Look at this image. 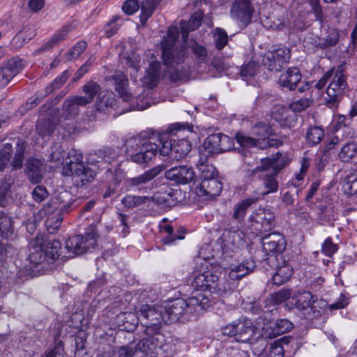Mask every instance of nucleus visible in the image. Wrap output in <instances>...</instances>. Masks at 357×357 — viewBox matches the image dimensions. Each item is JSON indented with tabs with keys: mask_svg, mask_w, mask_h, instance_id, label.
<instances>
[{
	"mask_svg": "<svg viewBox=\"0 0 357 357\" xmlns=\"http://www.w3.org/2000/svg\"><path fill=\"white\" fill-rule=\"evenodd\" d=\"M40 213L47 215L45 220V226L47 231L50 234L54 233L59 228L62 222V214L63 213L57 212L56 211H54L51 213H45L43 208L40 210Z\"/></svg>",
	"mask_w": 357,
	"mask_h": 357,
	"instance_id": "obj_38",
	"label": "nucleus"
},
{
	"mask_svg": "<svg viewBox=\"0 0 357 357\" xmlns=\"http://www.w3.org/2000/svg\"><path fill=\"white\" fill-rule=\"evenodd\" d=\"M258 70V65L255 62H249L242 67L241 75L243 78L253 77Z\"/></svg>",
	"mask_w": 357,
	"mask_h": 357,
	"instance_id": "obj_63",
	"label": "nucleus"
},
{
	"mask_svg": "<svg viewBox=\"0 0 357 357\" xmlns=\"http://www.w3.org/2000/svg\"><path fill=\"white\" fill-rule=\"evenodd\" d=\"M301 79L302 75L297 68H289L280 75L279 83L281 86L292 91L296 89Z\"/></svg>",
	"mask_w": 357,
	"mask_h": 357,
	"instance_id": "obj_25",
	"label": "nucleus"
},
{
	"mask_svg": "<svg viewBox=\"0 0 357 357\" xmlns=\"http://www.w3.org/2000/svg\"><path fill=\"white\" fill-rule=\"evenodd\" d=\"M139 8L138 0H126L122 6L123 11L128 15L134 14L138 10Z\"/></svg>",
	"mask_w": 357,
	"mask_h": 357,
	"instance_id": "obj_64",
	"label": "nucleus"
},
{
	"mask_svg": "<svg viewBox=\"0 0 357 357\" xmlns=\"http://www.w3.org/2000/svg\"><path fill=\"white\" fill-rule=\"evenodd\" d=\"M275 213L269 208H259L248 218V227L257 236L271 230L275 224Z\"/></svg>",
	"mask_w": 357,
	"mask_h": 357,
	"instance_id": "obj_11",
	"label": "nucleus"
},
{
	"mask_svg": "<svg viewBox=\"0 0 357 357\" xmlns=\"http://www.w3.org/2000/svg\"><path fill=\"white\" fill-rule=\"evenodd\" d=\"M264 250L268 254L282 252L286 248L284 236L280 233L273 232L262 238Z\"/></svg>",
	"mask_w": 357,
	"mask_h": 357,
	"instance_id": "obj_20",
	"label": "nucleus"
},
{
	"mask_svg": "<svg viewBox=\"0 0 357 357\" xmlns=\"http://www.w3.org/2000/svg\"><path fill=\"white\" fill-rule=\"evenodd\" d=\"M172 193V190L169 189V192H165L164 193L158 192L153 197L135 196L128 195L121 199V203L126 207L130 208L137 207L148 201H152L159 205H163L165 206H173L176 202L173 199Z\"/></svg>",
	"mask_w": 357,
	"mask_h": 357,
	"instance_id": "obj_14",
	"label": "nucleus"
},
{
	"mask_svg": "<svg viewBox=\"0 0 357 357\" xmlns=\"http://www.w3.org/2000/svg\"><path fill=\"white\" fill-rule=\"evenodd\" d=\"M243 236V233L239 229V226L234 227L228 230L226 241L231 245L234 249H238L244 245Z\"/></svg>",
	"mask_w": 357,
	"mask_h": 357,
	"instance_id": "obj_41",
	"label": "nucleus"
},
{
	"mask_svg": "<svg viewBox=\"0 0 357 357\" xmlns=\"http://www.w3.org/2000/svg\"><path fill=\"white\" fill-rule=\"evenodd\" d=\"M337 250V245L333 243L331 237L327 238L322 244L321 251L328 257H331Z\"/></svg>",
	"mask_w": 357,
	"mask_h": 357,
	"instance_id": "obj_61",
	"label": "nucleus"
},
{
	"mask_svg": "<svg viewBox=\"0 0 357 357\" xmlns=\"http://www.w3.org/2000/svg\"><path fill=\"white\" fill-rule=\"evenodd\" d=\"M236 139L241 146L245 148L257 147L259 149V145H261L260 139H257L243 133H236Z\"/></svg>",
	"mask_w": 357,
	"mask_h": 357,
	"instance_id": "obj_47",
	"label": "nucleus"
},
{
	"mask_svg": "<svg viewBox=\"0 0 357 357\" xmlns=\"http://www.w3.org/2000/svg\"><path fill=\"white\" fill-rule=\"evenodd\" d=\"M25 172L29 181L33 184H37L40 183L43 178L45 165L39 159L29 158L26 162Z\"/></svg>",
	"mask_w": 357,
	"mask_h": 357,
	"instance_id": "obj_22",
	"label": "nucleus"
},
{
	"mask_svg": "<svg viewBox=\"0 0 357 357\" xmlns=\"http://www.w3.org/2000/svg\"><path fill=\"white\" fill-rule=\"evenodd\" d=\"M294 302L292 305L297 308L303 314L309 315L311 312H314V304L318 300L317 295L312 294L310 291H298L291 298Z\"/></svg>",
	"mask_w": 357,
	"mask_h": 357,
	"instance_id": "obj_18",
	"label": "nucleus"
},
{
	"mask_svg": "<svg viewBox=\"0 0 357 357\" xmlns=\"http://www.w3.org/2000/svg\"><path fill=\"white\" fill-rule=\"evenodd\" d=\"M289 162L288 158L280 152L261 159L260 165L257 166L252 171V175L261 181L264 188L261 192L262 196L276 192L278 190V176Z\"/></svg>",
	"mask_w": 357,
	"mask_h": 357,
	"instance_id": "obj_4",
	"label": "nucleus"
},
{
	"mask_svg": "<svg viewBox=\"0 0 357 357\" xmlns=\"http://www.w3.org/2000/svg\"><path fill=\"white\" fill-rule=\"evenodd\" d=\"M259 200V196L252 195L237 202L233 208L232 220L238 224V226L242 225L244 223L245 217L248 209Z\"/></svg>",
	"mask_w": 357,
	"mask_h": 357,
	"instance_id": "obj_21",
	"label": "nucleus"
},
{
	"mask_svg": "<svg viewBox=\"0 0 357 357\" xmlns=\"http://www.w3.org/2000/svg\"><path fill=\"white\" fill-rule=\"evenodd\" d=\"M69 176H73L75 185L80 187L91 182L95 178L96 172L89 167L82 165L74 168L72 170V174Z\"/></svg>",
	"mask_w": 357,
	"mask_h": 357,
	"instance_id": "obj_26",
	"label": "nucleus"
},
{
	"mask_svg": "<svg viewBox=\"0 0 357 357\" xmlns=\"http://www.w3.org/2000/svg\"><path fill=\"white\" fill-rule=\"evenodd\" d=\"M324 135V131L319 127L310 128L306 133L307 142L311 146L318 144Z\"/></svg>",
	"mask_w": 357,
	"mask_h": 357,
	"instance_id": "obj_44",
	"label": "nucleus"
},
{
	"mask_svg": "<svg viewBox=\"0 0 357 357\" xmlns=\"http://www.w3.org/2000/svg\"><path fill=\"white\" fill-rule=\"evenodd\" d=\"M123 178V172L121 169H119L115 171L113 181L108 185L107 188L103 194V198H107L114 195L116 192V189L121 181Z\"/></svg>",
	"mask_w": 357,
	"mask_h": 357,
	"instance_id": "obj_46",
	"label": "nucleus"
},
{
	"mask_svg": "<svg viewBox=\"0 0 357 357\" xmlns=\"http://www.w3.org/2000/svg\"><path fill=\"white\" fill-rule=\"evenodd\" d=\"M2 68L8 70L13 77L22 70V60L17 57L12 58Z\"/></svg>",
	"mask_w": 357,
	"mask_h": 357,
	"instance_id": "obj_52",
	"label": "nucleus"
},
{
	"mask_svg": "<svg viewBox=\"0 0 357 357\" xmlns=\"http://www.w3.org/2000/svg\"><path fill=\"white\" fill-rule=\"evenodd\" d=\"M252 132L257 137V139L264 140L272 135V130L268 124L259 122L252 127Z\"/></svg>",
	"mask_w": 357,
	"mask_h": 357,
	"instance_id": "obj_43",
	"label": "nucleus"
},
{
	"mask_svg": "<svg viewBox=\"0 0 357 357\" xmlns=\"http://www.w3.org/2000/svg\"><path fill=\"white\" fill-rule=\"evenodd\" d=\"M161 172L159 167H153L144 174L128 179V183L132 186H142L155 178Z\"/></svg>",
	"mask_w": 357,
	"mask_h": 357,
	"instance_id": "obj_32",
	"label": "nucleus"
},
{
	"mask_svg": "<svg viewBox=\"0 0 357 357\" xmlns=\"http://www.w3.org/2000/svg\"><path fill=\"white\" fill-rule=\"evenodd\" d=\"M320 34H311L306 36L304 39L305 47L312 45V47L320 50H325L335 46L340 38V33L337 29L326 26L323 24V27H320Z\"/></svg>",
	"mask_w": 357,
	"mask_h": 357,
	"instance_id": "obj_13",
	"label": "nucleus"
},
{
	"mask_svg": "<svg viewBox=\"0 0 357 357\" xmlns=\"http://www.w3.org/2000/svg\"><path fill=\"white\" fill-rule=\"evenodd\" d=\"M211 305V299L206 293H198L187 300L176 298L169 302L163 307L165 312L166 324H173L178 321L185 323L195 320L199 314L207 310Z\"/></svg>",
	"mask_w": 357,
	"mask_h": 357,
	"instance_id": "obj_3",
	"label": "nucleus"
},
{
	"mask_svg": "<svg viewBox=\"0 0 357 357\" xmlns=\"http://www.w3.org/2000/svg\"><path fill=\"white\" fill-rule=\"evenodd\" d=\"M162 0H144L141 3V14L139 20L142 25H145L147 20L152 16L157 6H158Z\"/></svg>",
	"mask_w": 357,
	"mask_h": 357,
	"instance_id": "obj_36",
	"label": "nucleus"
},
{
	"mask_svg": "<svg viewBox=\"0 0 357 357\" xmlns=\"http://www.w3.org/2000/svg\"><path fill=\"white\" fill-rule=\"evenodd\" d=\"M115 103V96L112 91H102L99 93L96 102V107L99 112H105L107 109L113 107Z\"/></svg>",
	"mask_w": 357,
	"mask_h": 357,
	"instance_id": "obj_35",
	"label": "nucleus"
},
{
	"mask_svg": "<svg viewBox=\"0 0 357 357\" xmlns=\"http://www.w3.org/2000/svg\"><path fill=\"white\" fill-rule=\"evenodd\" d=\"M209 158L210 157H206L204 159V155L199 154L197 167L199 171L202 181L217 177L218 172L215 167L212 164L208 162Z\"/></svg>",
	"mask_w": 357,
	"mask_h": 357,
	"instance_id": "obj_31",
	"label": "nucleus"
},
{
	"mask_svg": "<svg viewBox=\"0 0 357 357\" xmlns=\"http://www.w3.org/2000/svg\"><path fill=\"white\" fill-rule=\"evenodd\" d=\"M135 136L125 142L126 151L131 160L137 164L147 163L155 158L158 153L160 155H169L172 160L179 161L191 150V144L185 139L175 140L169 133L159 136L156 144L151 140Z\"/></svg>",
	"mask_w": 357,
	"mask_h": 357,
	"instance_id": "obj_1",
	"label": "nucleus"
},
{
	"mask_svg": "<svg viewBox=\"0 0 357 357\" xmlns=\"http://www.w3.org/2000/svg\"><path fill=\"white\" fill-rule=\"evenodd\" d=\"M293 268L289 265L280 266L273 276V282L276 285H281L291 278Z\"/></svg>",
	"mask_w": 357,
	"mask_h": 357,
	"instance_id": "obj_42",
	"label": "nucleus"
},
{
	"mask_svg": "<svg viewBox=\"0 0 357 357\" xmlns=\"http://www.w3.org/2000/svg\"><path fill=\"white\" fill-rule=\"evenodd\" d=\"M96 245V239L93 234L87 233L84 236L77 235L70 237L66 242L64 249L66 255H61V242L56 239L45 237L38 234L31 239L29 243V260L33 264H38L47 260L48 263L54 262L61 257L65 261L75 255L83 254Z\"/></svg>",
	"mask_w": 357,
	"mask_h": 357,
	"instance_id": "obj_2",
	"label": "nucleus"
},
{
	"mask_svg": "<svg viewBox=\"0 0 357 357\" xmlns=\"http://www.w3.org/2000/svg\"><path fill=\"white\" fill-rule=\"evenodd\" d=\"M203 13L202 12L195 13L188 22H181L182 38L185 41L190 31H194L199 28L202 20Z\"/></svg>",
	"mask_w": 357,
	"mask_h": 357,
	"instance_id": "obj_34",
	"label": "nucleus"
},
{
	"mask_svg": "<svg viewBox=\"0 0 357 357\" xmlns=\"http://www.w3.org/2000/svg\"><path fill=\"white\" fill-rule=\"evenodd\" d=\"M178 38V29L176 26H172L169 28L167 36L161 42L164 64L172 69H175L185 59V48L182 46L180 47L175 46Z\"/></svg>",
	"mask_w": 357,
	"mask_h": 357,
	"instance_id": "obj_8",
	"label": "nucleus"
},
{
	"mask_svg": "<svg viewBox=\"0 0 357 357\" xmlns=\"http://www.w3.org/2000/svg\"><path fill=\"white\" fill-rule=\"evenodd\" d=\"M193 286L201 291H208L218 296H224L231 291V285L225 279H220L218 275L210 271L197 274L194 279Z\"/></svg>",
	"mask_w": 357,
	"mask_h": 357,
	"instance_id": "obj_9",
	"label": "nucleus"
},
{
	"mask_svg": "<svg viewBox=\"0 0 357 357\" xmlns=\"http://www.w3.org/2000/svg\"><path fill=\"white\" fill-rule=\"evenodd\" d=\"M164 341V336L161 333L157 334L146 335L135 344L136 350L142 353L153 352L160 348Z\"/></svg>",
	"mask_w": 357,
	"mask_h": 357,
	"instance_id": "obj_23",
	"label": "nucleus"
},
{
	"mask_svg": "<svg viewBox=\"0 0 357 357\" xmlns=\"http://www.w3.org/2000/svg\"><path fill=\"white\" fill-rule=\"evenodd\" d=\"M85 343L86 340L84 337L79 335L75 337V357H91L86 350Z\"/></svg>",
	"mask_w": 357,
	"mask_h": 357,
	"instance_id": "obj_54",
	"label": "nucleus"
},
{
	"mask_svg": "<svg viewBox=\"0 0 357 357\" xmlns=\"http://www.w3.org/2000/svg\"><path fill=\"white\" fill-rule=\"evenodd\" d=\"M342 190L348 195L357 193V174H352L346 177L342 184Z\"/></svg>",
	"mask_w": 357,
	"mask_h": 357,
	"instance_id": "obj_45",
	"label": "nucleus"
},
{
	"mask_svg": "<svg viewBox=\"0 0 357 357\" xmlns=\"http://www.w3.org/2000/svg\"><path fill=\"white\" fill-rule=\"evenodd\" d=\"M254 11L252 0H238L232 5L230 13L238 25L245 27L250 23Z\"/></svg>",
	"mask_w": 357,
	"mask_h": 357,
	"instance_id": "obj_17",
	"label": "nucleus"
},
{
	"mask_svg": "<svg viewBox=\"0 0 357 357\" xmlns=\"http://www.w3.org/2000/svg\"><path fill=\"white\" fill-rule=\"evenodd\" d=\"M223 335L234 337L235 341L254 344L260 339L259 329L251 319H239L221 328Z\"/></svg>",
	"mask_w": 357,
	"mask_h": 357,
	"instance_id": "obj_7",
	"label": "nucleus"
},
{
	"mask_svg": "<svg viewBox=\"0 0 357 357\" xmlns=\"http://www.w3.org/2000/svg\"><path fill=\"white\" fill-rule=\"evenodd\" d=\"M345 68L343 65L333 67L326 71L315 84L316 88L321 90L329 83L326 89V104L328 107H334L342 99L347 83L344 75Z\"/></svg>",
	"mask_w": 357,
	"mask_h": 357,
	"instance_id": "obj_5",
	"label": "nucleus"
},
{
	"mask_svg": "<svg viewBox=\"0 0 357 357\" xmlns=\"http://www.w3.org/2000/svg\"><path fill=\"white\" fill-rule=\"evenodd\" d=\"M95 155L97 156V162H104L107 164H111L113 162H116L119 158V153L117 150L111 147H104L100 149L95 152Z\"/></svg>",
	"mask_w": 357,
	"mask_h": 357,
	"instance_id": "obj_40",
	"label": "nucleus"
},
{
	"mask_svg": "<svg viewBox=\"0 0 357 357\" xmlns=\"http://www.w3.org/2000/svg\"><path fill=\"white\" fill-rule=\"evenodd\" d=\"M290 59V50L285 47L269 51L263 56L264 66L270 71H280Z\"/></svg>",
	"mask_w": 357,
	"mask_h": 357,
	"instance_id": "obj_16",
	"label": "nucleus"
},
{
	"mask_svg": "<svg viewBox=\"0 0 357 357\" xmlns=\"http://www.w3.org/2000/svg\"><path fill=\"white\" fill-rule=\"evenodd\" d=\"M111 79L114 81L115 90L119 94L120 97L123 101L129 102L132 98V96L127 89L128 80L126 75L122 72L117 71L111 77Z\"/></svg>",
	"mask_w": 357,
	"mask_h": 357,
	"instance_id": "obj_29",
	"label": "nucleus"
},
{
	"mask_svg": "<svg viewBox=\"0 0 357 357\" xmlns=\"http://www.w3.org/2000/svg\"><path fill=\"white\" fill-rule=\"evenodd\" d=\"M291 290L282 289L269 296V302L273 305H280L291 297Z\"/></svg>",
	"mask_w": 357,
	"mask_h": 357,
	"instance_id": "obj_51",
	"label": "nucleus"
},
{
	"mask_svg": "<svg viewBox=\"0 0 357 357\" xmlns=\"http://www.w3.org/2000/svg\"><path fill=\"white\" fill-rule=\"evenodd\" d=\"M190 50L199 62L205 63L207 61L208 53L205 47L193 42L190 45Z\"/></svg>",
	"mask_w": 357,
	"mask_h": 357,
	"instance_id": "obj_55",
	"label": "nucleus"
},
{
	"mask_svg": "<svg viewBox=\"0 0 357 357\" xmlns=\"http://www.w3.org/2000/svg\"><path fill=\"white\" fill-rule=\"evenodd\" d=\"M15 143V155L11 160L14 149L12 143H6L0 149V172L3 171L10 164L13 170L20 169L23 166L24 152L26 149L25 142L20 138L13 141Z\"/></svg>",
	"mask_w": 357,
	"mask_h": 357,
	"instance_id": "obj_10",
	"label": "nucleus"
},
{
	"mask_svg": "<svg viewBox=\"0 0 357 357\" xmlns=\"http://www.w3.org/2000/svg\"><path fill=\"white\" fill-rule=\"evenodd\" d=\"M75 202L76 199L73 198V195L69 191H58L54 198L43 207V211L45 213L56 211L68 213L77 207V204H75Z\"/></svg>",
	"mask_w": 357,
	"mask_h": 357,
	"instance_id": "obj_15",
	"label": "nucleus"
},
{
	"mask_svg": "<svg viewBox=\"0 0 357 357\" xmlns=\"http://www.w3.org/2000/svg\"><path fill=\"white\" fill-rule=\"evenodd\" d=\"M100 85L94 81H88L82 86V91L86 96L93 102L96 94H99L100 91Z\"/></svg>",
	"mask_w": 357,
	"mask_h": 357,
	"instance_id": "obj_50",
	"label": "nucleus"
},
{
	"mask_svg": "<svg viewBox=\"0 0 357 357\" xmlns=\"http://www.w3.org/2000/svg\"><path fill=\"white\" fill-rule=\"evenodd\" d=\"M233 140L222 133L210 135L199 147V153L206 157H212L214 154L228 151L231 149Z\"/></svg>",
	"mask_w": 357,
	"mask_h": 357,
	"instance_id": "obj_12",
	"label": "nucleus"
},
{
	"mask_svg": "<svg viewBox=\"0 0 357 357\" xmlns=\"http://www.w3.org/2000/svg\"><path fill=\"white\" fill-rule=\"evenodd\" d=\"M213 40L216 49L221 50L228 43V35L224 29L216 28L213 33Z\"/></svg>",
	"mask_w": 357,
	"mask_h": 357,
	"instance_id": "obj_49",
	"label": "nucleus"
},
{
	"mask_svg": "<svg viewBox=\"0 0 357 357\" xmlns=\"http://www.w3.org/2000/svg\"><path fill=\"white\" fill-rule=\"evenodd\" d=\"M163 307L142 305L135 308V314L126 313V319H129L133 325L138 322L145 327V335L157 334L161 333L162 323H165V317L163 315Z\"/></svg>",
	"mask_w": 357,
	"mask_h": 357,
	"instance_id": "obj_6",
	"label": "nucleus"
},
{
	"mask_svg": "<svg viewBox=\"0 0 357 357\" xmlns=\"http://www.w3.org/2000/svg\"><path fill=\"white\" fill-rule=\"evenodd\" d=\"M275 327L280 335L283 333H288L293 328V324L286 319H278L275 321Z\"/></svg>",
	"mask_w": 357,
	"mask_h": 357,
	"instance_id": "obj_59",
	"label": "nucleus"
},
{
	"mask_svg": "<svg viewBox=\"0 0 357 357\" xmlns=\"http://www.w3.org/2000/svg\"><path fill=\"white\" fill-rule=\"evenodd\" d=\"M68 77L69 73L68 70L64 71L60 77H56L49 86H47L46 93L45 96L52 93L55 89L61 88Z\"/></svg>",
	"mask_w": 357,
	"mask_h": 357,
	"instance_id": "obj_57",
	"label": "nucleus"
},
{
	"mask_svg": "<svg viewBox=\"0 0 357 357\" xmlns=\"http://www.w3.org/2000/svg\"><path fill=\"white\" fill-rule=\"evenodd\" d=\"M65 155L64 149L60 146L50 153V160L55 163V165H59L63 163Z\"/></svg>",
	"mask_w": 357,
	"mask_h": 357,
	"instance_id": "obj_60",
	"label": "nucleus"
},
{
	"mask_svg": "<svg viewBox=\"0 0 357 357\" xmlns=\"http://www.w3.org/2000/svg\"><path fill=\"white\" fill-rule=\"evenodd\" d=\"M87 43L85 41H79L68 52L69 59L77 58L86 50Z\"/></svg>",
	"mask_w": 357,
	"mask_h": 357,
	"instance_id": "obj_62",
	"label": "nucleus"
},
{
	"mask_svg": "<svg viewBox=\"0 0 357 357\" xmlns=\"http://www.w3.org/2000/svg\"><path fill=\"white\" fill-rule=\"evenodd\" d=\"M12 232L11 218L6 215L0 216V236L8 238Z\"/></svg>",
	"mask_w": 357,
	"mask_h": 357,
	"instance_id": "obj_53",
	"label": "nucleus"
},
{
	"mask_svg": "<svg viewBox=\"0 0 357 357\" xmlns=\"http://www.w3.org/2000/svg\"><path fill=\"white\" fill-rule=\"evenodd\" d=\"M287 139V135H280V138L274 139V138H267L264 140H261V145H259V149H264L268 147H279L283 144V142Z\"/></svg>",
	"mask_w": 357,
	"mask_h": 357,
	"instance_id": "obj_58",
	"label": "nucleus"
},
{
	"mask_svg": "<svg viewBox=\"0 0 357 357\" xmlns=\"http://www.w3.org/2000/svg\"><path fill=\"white\" fill-rule=\"evenodd\" d=\"M57 121L52 116L38 121L36 130L38 134L43 138L50 137L54 132Z\"/></svg>",
	"mask_w": 357,
	"mask_h": 357,
	"instance_id": "obj_33",
	"label": "nucleus"
},
{
	"mask_svg": "<svg viewBox=\"0 0 357 357\" xmlns=\"http://www.w3.org/2000/svg\"><path fill=\"white\" fill-rule=\"evenodd\" d=\"M222 189V184L217 178L204 179L196 188V194L199 197H213L218 195Z\"/></svg>",
	"mask_w": 357,
	"mask_h": 357,
	"instance_id": "obj_24",
	"label": "nucleus"
},
{
	"mask_svg": "<svg viewBox=\"0 0 357 357\" xmlns=\"http://www.w3.org/2000/svg\"><path fill=\"white\" fill-rule=\"evenodd\" d=\"M67 160H68V161H67L63 165L62 169V174L64 176H69V174H72V170L74 168L75 169L79 165H84L82 162L83 156L82 153L74 149L69 151Z\"/></svg>",
	"mask_w": 357,
	"mask_h": 357,
	"instance_id": "obj_30",
	"label": "nucleus"
},
{
	"mask_svg": "<svg viewBox=\"0 0 357 357\" xmlns=\"http://www.w3.org/2000/svg\"><path fill=\"white\" fill-rule=\"evenodd\" d=\"M357 156V143L351 141L342 145L338 153L339 159L343 162H349Z\"/></svg>",
	"mask_w": 357,
	"mask_h": 357,
	"instance_id": "obj_39",
	"label": "nucleus"
},
{
	"mask_svg": "<svg viewBox=\"0 0 357 357\" xmlns=\"http://www.w3.org/2000/svg\"><path fill=\"white\" fill-rule=\"evenodd\" d=\"M165 177L178 184H187L194 181L195 174L190 167L181 165L167 170Z\"/></svg>",
	"mask_w": 357,
	"mask_h": 357,
	"instance_id": "obj_19",
	"label": "nucleus"
},
{
	"mask_svg": "<svg viewBox=\"0 0 357 357\" xmlns=\"http://www.w3.org/2000/svg\"><path fill=\"white\" fill-rule=\"evenodd\" d=\"M70 26L69 25L66 24L63 26L59 31H58L55 34H54L52 37L36 52H42L52 49L59 43L63 40L66 38L67 34L70 32Z\"/></svg>",
	"mask_w": 357,
	"mask_h": 357,
	"instance_id": "obj_37",
	"label": "nucleus"
},
{
	"mask_svg": "<svg viewBox=\"0 0 357 357\" xmlns=\"http://www.w3.org/2000/svg\"><path fill=\"white\" fill-rule=\"evenodd\" d=\"M123 63L127 68H130L134 70L137 73L141 68V58L139 54H137L136 52H132L130 54L124 56Z\"/></svg>",
	"mask_w": 357,
	"mask_h": 357,
	"instance_id": "obj_48",
	"label": "nucleus"
},
{
	"mask_svg": "<svg viewBox=\"0 0 357 357\" xmlns=\"http://www.w3.org/2000/svg\"><path fill=\"white\" fill-rule=\"evenodd\" d=\"M160 63L153 61L146 69L144 76L142 78V84L149 89L155 87L159 81L160 76Z\"/></svg>",
	"mask_w": 357,
	"mask_h": 357,
	"instance_id": "obj_28",
	"label": "nucleus"
},
{
	"mask_svg": "<svg viewBox=\"0 0 357 357\" xmlns=\"http://www.w3.org/2000/svg\"><path fill=\"white\" fill-rule=\"evenodd\" d=\"M253 260H245L240 264H231L229 272V278L233 280H238L253 271L255 268Z\"/></svg>",
	"mask_w": 357,
	"mask_h": 357,
	"instance_id": "obj_27",
	"label": "nucleus"
},
{
	"mask_svg": "<svg viewBox=\"0 0 357 357\" xmlns=\"http://www.w3.org/2000/svg\"><path fill=\"white\" fill-rule=\"evenodd\" d=\"M259 334L260 337L264 339H273L279 336L278 332L275 327V322L265 324L261 330H259Z\"/></svg>",
	"mask_w": 357,
	"mask_h": 357,
	"instance_id": "obj_56",
	"label": "nucleus"
}]
</instances>
